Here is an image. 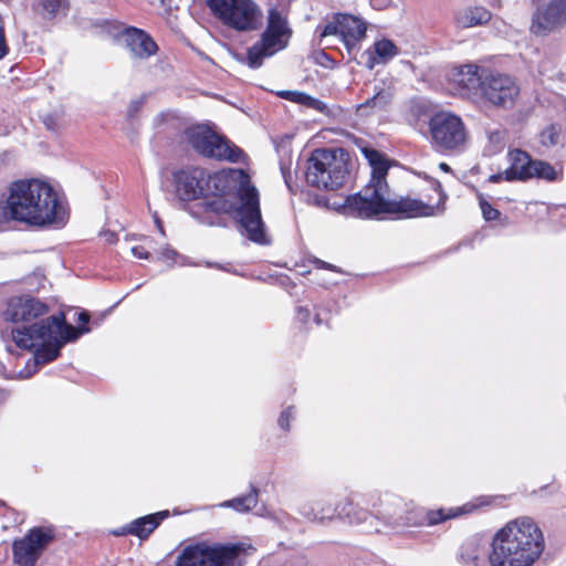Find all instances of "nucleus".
<instances>
[{"mask_svg":"<svg viewBox=\"0 0 566 566\" xmlns=\"http://www.w3.org/2000/svg\"><path fill=\"white\" fill-rule=\"evenodd\" d=\"M48 306L41 301L30 296H14L8 302L3 315L7 321L21 323V326L12 329V339L22 349L35 352L38 364H46L54 360L61 348L69 342L76 340L87 328L76 329L65 323L63 314L50 316L39 322H33L48 313Z\"/></svg>","mask_w":566,"mask_h":566,"instance_id":"obj_1","label":"nucleus"},{"mask_svg":"<svg viewBox=\"0 0 566 566\" xmlns=\"http://www.w3.org/2000/svg\"><path fill=\"white\" fill-rule=\"evenodd\" d=\"M371 168L369 182L361 191L348 196L344 203V213L360 219L378 218L380 214H401L407 218L434 216L440 211L433 207L411 198H390V189L386 177L389 163L382 154L373 148L361 149Z\"/></svg>","mask_w":566,"mask_h":566,"instance_id":"obj_2","label":"nucleus"},{"mask_svg":"<svg viewBox=\"0 0 566 566\" xmlns=\"http://www.w3.org/2000/svg\"><path fill=\"white\" fill-rule=\"evenodd\" d=\"M65 211L56 191L48 182L24 179L11 184L6 202H0V221L14 220L44 227L64 222Z\"/></svg>","mask_w":566,"mask_h":566,"instance_id":"obj_3","label":"nucleus"},{"mask_svg":"<svg viewBox=\"0 0 566 566\" xmlns=\"http://www.w3.org/2000/svg\"><path fill=\"white\" fill-rule=\"evenodd\" d=\"M240 205L230 196H212L190 209V214L200 223L207 226H222L221 216L237 212L239 222L244 229L247 237L259 244H268L265 226L261 217L259 192L255 187L249 184L242 185L238 192Z\"/></svg>","mask_w":566,"mask_h":566,"instance_id":"obj_4","label":"nucleus"},{"mask_svg":"<svg viewBox=\"0 0 566 566\" xmlns=\"http://www.w3.org/2000/svg\"><path fill=\"white\" fill-rule=\"evenodd\" d=\"M491 546V566H532L542 555L545 542L532 518L520 517L497 531Z\"/></svg>","mask_w":566,"mask_h":566,"instance_id":"obj_5","label":"nucleus"},{"mask_svg":"<svg viewBox=\"0 0 566 566\" xmlns=\"http://www.w3.org/2000/svg\"><path fill=\"white\" fill-rule=\"evenodd\" d=\"M348 176V159L342 149H316L308 159L306 181L314 187L334 190Z\"/></svg>","mask_w":566,"mask_h":566,"instance_id":"obj_6","label":"nucleus"},{"mask_svg":"<svg viewBox=\"0 0 566 566\" xmlns=\"http://www.w3.org/2000/svg\"><path fill=\"white\" fill-rule=\"evenodd\" d=\"M292 36L286 15L277 9L268 11L266 27L260 39L248 50L247 61L252 69L260 67L266 57L284 50Z\"/></svg>","mask_w":566,"mask_h":566,"instance_id":"obj_7","label":"nucleus"},{"mask_svg":"<svg viewBox=\"0 0 566 566\" xmlns=\"http://www.w3.org/2000/svg\"><path fill=\"white\" fill-rule=\"evenodd\" d=\"M211 14L224 27L251 32L262 25V10L254 0H206Z\"/></svg>","mask_w":566,"mask_h":566,"instance_id":"obj_8","label":"nucleus"},{"mask_svg":"<svg viewBox=\"0 0 566 566\" xmlns=\"http://www.w3.org/2000/svg\"><path fill=\"white\" fill-rule=\"evenodd\" d=\"M244 544L198 543L186 546L175 566H241Z\"/></svg>","mask_w":566,"mask_h":566,"instance_id":"obj_9","label":"nucleus"},{"mask_svg":"<svg viewBox=\"0 0 566 566\" xmlns=\"http://www.w3.org/2000/svg\"><path fill=\"white\" fill-rule=\"evenodd\" d=\"M185 137L188 144L205 157L230 163H240L244 159L241 148L207 125L188 127Z\"/></svg>","mask_w":566,"mask_h":566,"instance_id":"obj_10","label":"nucleus"},{"mask_svg":"<svg viewBox=\"0 0 566 566\" xmlns=\"http://www.w3.org/2000/svg\"><path fill=\"white\" fill-rule=\"evenodd\" d=\"M432 143L441 151H461L468 143V132L462 119L451 113L436 114L429 123Z\"/></svg>","mask_w":566,"mask_h":566,"instance_id":"obj_11","label":"nucleus"},{"mask_svg":"<svg viewBox=\"0 0 566 566\" xmlns=\"http://www.w3.org/2000/svg\"><path fill=\"white\" fill-rule=\"evenodd\" d=\"M509 168L504 171L505 180L525 181L533 178L546 181H555L558 179L560 171L551 164L533 159L526 151L522 149H512L507 154Z\"/></svg>","mask_w":566,"mask_h":566,"instance_id":"obj_12","label":"nucleus"},{"mask_svg":"<svg viewBox=\"0 0 566 566\" xmlns=\"http://www.w3.org/2000/svg\"><path fill=\"white\" fill-rule=\"evenodd\" d=\"M54 537V530L50 526L31 528L25 536L12 544L14 564L17 566H35Z\"/></svg>","mask_w":566,"mask_h":566,"instance_id":"obj_13","label":"nucleus"},{"mask_svg":"<svg viewBox=\"0 0 566 566\" xmlns=\"http://www.w3.org/2000/svg\"><path fill=\"white\" fill-rule=\"evenodd\" d=\"M366 31L367 25L360 18L348 13H335L333 21L322 29L319 38L339 35L348 53H352L366 36Z\"/></svg>","mask_w":566,"mask_h":566,"instance_id":"obj_14","label":"nucleus"},{"mask_svg":"<svg viewBox=\"0 0 566 566\" xmlns=\"http://www.w3.org/2000/svg\"><path fill=\"white\" fill-rule=\"evenodd\" d=\"M536 7L530 30L544 36L566 23V0H533Z\"/></svg>","mask_w":566,"mask_h":566,"instance_id":"obj_15","label":"nucleus"},{"mask_svg":"<svg viewBox=\"0 0 566 566\" xmlns=\"http://www.w3.org/2000/svg\"><path fill=\"white\" fill-rule=\"evenodd\" d=\"M481 92L493 105L509 107L514 104L520 88L510 76L490 72L483 77Z\"/></svg>","mask_w":566,"mask_h":566,"instance_id":"obj_16","label":"nucleus"},{"mask_svg":"<svg viewBox=\"0 0 566 566\" xmlns=\"http://www.w3.org/2000/svg\"><path fill=\"white\" fill-rule=\"evenodd\" d=\"M176 192L180 200L189 201L203 196L205 169L193 167L174 174Z\"/></svg>","mask_w":566,"mask_h":566,"instance_id":"obj_17","label":"nucleus"},{"mask_svg":"<svg viewBox=\"0 0 566 566\" xmlns=\"http://www.w3.org/2000/svg\"><path fill=\"white\" fill-rule=\"evenodd\" d=\"M123 40L132 57L146 60L154 55L158 46L145 31L137 28H127L122 33Z\"/></svg>","mask_w":566,"mask_h":566,"instance_id":"obj_18","label":"nucleus"},{"mask_svg":"<svg viewBox=\"0 0 566 566\" xmlns=\"http://www.w3.org/2000/svg\"><path fill=\"white\" fill-rule=\"evenodd\" d=\"M398 54V46L391 40L384 38L375 41L373 46L361 54V59L364 65L368 70H373L377 64H386Z\"/></svg>","mask_w":566,"mask_h":566,"instance_id":"obj_19","label":"nucleus"},{"mask_svg":"<svg viewBox=\"0 0 566 566\" xmlns=\"http://www.w3.org/2000/svg\"><path fill=\"white\" fill-rule=\"evenodd\" d=\"M339 517L346 518L352 524L366 525L367 531H379L377 525V516L359 504H354L352 501L346 500L340 510Z\"/></svg>","mask_w":566,"mask_h":566,"instance_id":"obj_20","label":"nucleus"},{"mask_svg":"<svg viewBox=\"0 0 566 566\" xmlns=\"http://www.w3.org/2000/svg\"><path fill=\"white\" fill-rule=\"evenodd\" d=\"M490 502L486 499L480 497L475 500L474 502L465 503L462 506L459 507H450L448 510L446 509H438L429 511L426 515V520L428 525H437L439 523H442L449 518L458 517L463 514H469L475 511L476 509L488 505Z\"/></svg>","mask_w":566,"mask_h":566,"instance_id":"obj_21","label":"nucleus"},{"mask_svg":"<svg viewBox=\"0 0 566 566\" xmlns=\"http://www.w3.org/2000/svg\"><path fill=\"white\" fill-rule=\"evenodd\" d=\"M234 189L233 179L226 171L209 174L205 170L203 196H230Z\"/></svg>","mask_w":566,"mask_h":566,"instance_id":"obj_22","label":"nucleus"},{"mask_svg":"<svg viewBox=\"0 0 566 566\" xmlns=\"http://www.w3.org/2000/svg\"><path fill=\"white\" fill-rule=\"evenodd\" d=\"M168 511H160L133 521L122 533H129L139 538H147L155 528L168 516Z\"/></svg>","mask_w":566,"mask_h":566,"instance_id":"obj_23","label":"nucleus"},{"mask_svg":"<svg viewBox=\"0 0 566 566\" xmlns=\"http://www.w3.org/2000/svg\"><path fill=\"white\" fill-rule=\"evenodd\" d=\"M492 18L491 12L482 6H472L459 10L455 21L461 28H473L488 23Z\"/></svg>","mask_w":566,"mask_h":566,"instance_id":"obj_24","label":"nucleus"},{"mask_svg":"<svg viewBox=\"0 0 566 566\" xmlns=\"http://www.w3.org/2000/svg\"><path fill=\"white\" fill-rule=\"evenodd\" d=\"M342 505L343 503H339L337 506H333L331 504L323 503V501H313L304 503L300 509V513L310 521L324 522L326 520H332L335 515L339 516Z\"/></svg>","mask_w":566,"mask_h":566,"instance_id":"obj_25","label":"nucleus"},{"mask_svg":"<svg viewBox=\"0 0 566 566\" xmlns=\"http://www.w3.org/2000/svg\"><path fill=\"white\" fill-rule=\"evenodd\" d=\"M486 553L485 545L478 537L465 541L459 552V560L465 566H479Z\"/></svg>","mask_w":566,"mask_h":566,"instance_id":"obj_26","label":"nucleus"},{"mask_svg":"<svg viewBox=\"0 0 566 566\" xmlns=\"http://www.w3.org/2000/svg\"><path fill=\"white\" fill-rule=\"evenodd\" d=\"M479 66L475 64H465L454 74V82L467 91L481 90L485 74L479 73Z\"/></svg>","mask_w":566,"mask_h":566,"instance_id":"obj_27","label":"nucleus"},{"mask_svg":"<svg viewBox=\"0 0 566 566\" xmlns=\"http://www.w3.org/2000/svg\"><path fill=\"white\" fill-rule=\"evenodd\" d=\"M392 98V91L390 86L385 83L375 86V94L367 98L363 104L358 106V111L364 113L366 109H384L387 107Z\"/></svg>","mask_w":566,"mask_h":566,"instance_id":"obj_28","label":"nucleus"},{"mask_svg":"<svg viewBox=\"0 0 566 566\" xmlns=\"http://www.w3.org/2000/svg\"><path fill=\"white\" fill-rule=\"evenodd\" d=\"M258 504V492L256 489H252L251 492L244 496H239L221 504L223 507H232L238 512H249Z\"/></svg>","mask_w":566,"mask_h":566,"instance_id":"obj_29","label":"nucleus"},{"mask_svg":"<svg viewBox=\"0 0 566 566\" xmlns=\"http://www.w3.org/2000/svg\"><path fill=\"white\" fill-rule=\"evenodd\" d=\"M42 13L48 18H54L65 7L64 0H39Z\"/></svg>","mask_w":566,"mask_h":566,"instance_id":"obj_30","label":"nucleus"},{"mask_svg":"<svg viewBox=\"0 0 566 566\" xmlns=\"http://www.w3.org/2000/svg\"><path fill=\"white\" fill-rule=\"evenodd\" d=\"M479 198V205L482 211V216L486 221H493L499 219L500 211L495 209L485 198L482 193L478 195Z\"/></svg>","mask_w":566,"mask_h":566,"instance_id":"obj_31","label":"nucleus"},{"mask_svg":"<svg viewBox=\"0 0 566 566\" xmlns=\"http://www.w3.org/2000/svg\"><path fill=\"white\" fill-rule=\"evenodd\" d=\"M296 96H297V101H296L297 104L305 105L310 108L317 109V111H323L325 107V105L321 101L307 95L306 93L301 92V94L296 95Z\"/></svg>","mask_w":566,"mask_h":566,"instance_id":"obj_32","label":"nucleus"},{"mask_svg":"<svg viewBox=\"0 0 566 566\" xmlns=\"http://www.w3.org/2000/svg\"><path fill=\"white\" fill-rule=\"evenodd\" d=\"M490 143L493 145L492 153L500 151L504 146L505 134L502 130H493L488 134Z\"/></svg>","mask_w":566,"mask_h":566,"instance_id":"obj_33","label":"nucleus"},{"mask_svg":"<svg viewBox=\"0 0 566 566\" xmlns=\"http://www.w3.org/2000/svg\"><path fill=\"white\" fill-rule=\"evenodd\" d=\"M541 138L543 145L553 146L558 142V132L554 126H552L542 133Z\"/></svg>","mask_w":566,"mask_h":566,"instance_id":"obj_34","label":"nucleus"},{"mask_svg":"<svg viewBox=\"0 0 566 566\" xmlns=\"http://www.w3.org/2000/svg\"><path fill=\"white\" fill-rule=\"evenodd\" d=\"M293 417H294L293 407H289L284 411H282V413L280 415V417L277 419V423H279L280 428L287 431L290 429V421H291V419H293Z\"/></svg>","mask_w":566,"mask_h":566,"instance_id":"obj_35","label":"nucleus"},{"mask_svg":"<svg viewBox=\"0 0 566 566\" xmlns=\"http://www.w3.org/2000/svg\"><path fill=\"white\" fill-rule=\"evenodd\" d=\"M8 53V45H7V42H6V36H4V30H3V27L0 24V60L2 57H4Z\"/></svg>","mask_w":566,"mask_h":566,"instance_id":"obj_36","label":"nucleus"},{"mask_svg":"<svg viewBox=\"0 0 566 566\" xmlns=\"http://www.w3.org/2000/svg\"><path fill=\"white\" fill-rule=\"evenodd\" d=\"M133 255L138 259H148V252L145 248L136 245L130 249Z\"/></svg>","mask_w":566,"mask_h":566,"instance_id":"obj_37","label":"nucleus"},{"mask_svg":"<svg viewBox=\"0 0 566 566\" xmlns=\"http://www.w3.org/2000/svg\"><path fill=\"white\" fill-rule=\"evenodd\" d=\"M160 256L165 261H174L175 258L177 256V252L170 248H165L161 251Z\"/></svg>","mask_w":566,"mask_h":566,"instance_id":"obj_38","label":"nucleus"},{"mask_svg":"<svg viewBox=\"0 0 566 566\" xmlns=\"http://www.w3.org/2000/svg\"><path fill=\"white\" fill-rule=\"evenodd\" d=\"M77 321H78V323H80L82 326H80V327H75L76 329H80V328H86V326H85V325L90 322V315H88V313H87V312H81V313L78 314ZM87 329H90V328L87 327ZM88 332H90V331H87L86 333H88Z\"/></svg>","mask_w":566,"mask_h":566,"instance_id":"obj_39","label":"nucleus"},{"mask_svg":"<svg viewBox=\"0 0 566 566\" xmlns=\"http://www.w3.org/2000/svg\"><path fill=\"white\" fill-rule=\"evenodd\" d=\"M300 94H301V92H297V91H285V92L281 93V96H283L284 98H286L289 101L296 103V101H297L296 95H300Z\"/></svg>","mask_w":566,"mask_h":566,"instance_id":"obj_40","label":"nucleus"},{"mask_svg":"<svg viewBox=\"0 0 566 566\" xmlns=\"http://www.w3.org/2000/svg\"><path fill=\"white\" fill-rule=\"evenodd\" d=\"M388 0H370V6L377 10L386 7Z\"/></svg>","mask_w":566,"mask_h":566,"instance_id":"obj_41","label":"nucleus"},{"mask_svg":"<svg viewBox=\"0 0 566 566\" xmlns=\"http://www.w3.org/2000/svg\"><path fill=\"white\" fill-rule=\"evenodd\" d=\"M502 179H505V177H504V172L494 174V175H491V176L489 177V181H490V182H499V181H501Z\"/></svg>","mask_w":566,"mask_h":566,"instance_id":"obj_42","label":"nucleus"},{"mask_svg":"<svg viewBox=\"0 0 566 566\" xmlns=\"http://www.w3.org/2000/svg\"><path fill=\"white\" fill-rule=\"evenodd\" d=\"M104 237L105 241H107L108 243H113L116 240V235L113 232H105Z\"/></svg>","mask_w":566,"mask_h":566,"instance_id":"obj_43","label":"nucleus"},{"mask_svg":"<svg viewBox=\"0 0 566 566\" xmlns=\"http://www.w3.org/2000/svg\"><path fill=\"white\" fill-rule=\"evenodd\" d=\"M155 223H156L157 229L159 230V232L161 234H165L164 228H163V223H161V221L159 220V218L157 216H155Z\"/></svg>","mask_w":566,"mask_h":566,"instance_id":"obj_44","label":"nucleus"},{"mask_svg":"<svg viewBox=\"0 0 566 566\" xmlns=\"http://www.w3.org/2000/svg\"><path fill=\"white\" fill-rule=\"evenodd\" d=\"M490 4L493 7H501L502 1L501 0H489Z\"/></svg>","mask_w":566,"mask_h":566,"instance_id":"obj_45","label":"nucleus"},{"mask_svg":"<svg viewBox=\"0 0 566 566\" xmlns=\"http://www.w3.org/2000/svg\"><path fill=\"white\" fill-rule=\"evenodd\" d=\"M439 166L444 171H449L450 170V167L446 163H441Z\"/></svg>","mask_w":566,"mask_h":566,"instance_id":"obj_46","label":"nucleus"},{"mask_svg":"<svg viewBox=\"0 0 566 566\" xmlns=\"http://www.w3.org/2000/svg\"><path fill=\"white\" fill-rule=\"evenodd\" d=\"M300 315H303V318H305L306 316H308V311L301 308L300 310Z\"/></svg>","mask_w":566,"mask_h":566,"instance_id":"obj_47","label":"nucleus"},{"mask_svg":"<svg viewBox=\"0 0 566 566\" xmlns=\"http://www.w3.org/2000/svg\"><path fill=\"white\" fill-rule=\"evenodd\" d=\"M321 263H322V266H324V268H328V269H331V268H332V265L326 264V262H321Z\"/></svg>","mask_w":566,"mask_h":566,"instance_id":"obj_48","label":"nucleus"}]
</instances>
